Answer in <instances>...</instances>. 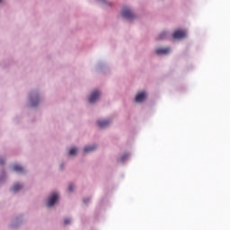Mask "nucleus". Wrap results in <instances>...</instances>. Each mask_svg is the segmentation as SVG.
<instances>
[{
  "mask_svg": "<svg viewBox=\"0 0 230 230\" xmlns=\"http://www.w3.org/2000/svg\"><path fill=\"white\" fill-rule=\"evenodd\" d=\"M13 170L14 172H24V168H22V166H21V165H19V164L13 165Z\"/></svg>",
  "mask_w": 230,
  "mask_h": 230,
  "instance_id": "obj_9",
  "label": "nucleus"
},
{
  "mask_svg": "<svg viewBox=\"0 0 230 230\" xmlns=\"http://www.w3.org/2000/svg\"><path fill=\"white\" fill-rule=\"evenodd\" d=\"M70 223H71V219H69L68 217L65 218L64 220L65 225H69Z\"/></svg>",
  "mask_w": 230,
  "mask_h": 230,
  "instance_id": "obj_14",
  "label": "nucleus"
},
{
  "mask_svg": "<svg viewBox=\"0 0 230 230\" xmlns=\"http://www.w3.org/2000/svg\"><path fill=\"white\" fill-rule=\"evenodd\" d=\"M166 35H167L166 31H163L162 33H160L158 38L159 39H164L166 37Z\"/></svg>",
  "mask_w": 230,
  "mask_h": 230,
  "instance_id": "obj_13",
  "label": "nucleus"
},
{
  "mask_svg": "<svg viewBox=\"0 0 230 230\" xmlns=\"http://www.w3.org/2000/svg\"><path fill=\"white\" fill-rule=\"evenodd\" d=\"M31 102L32 107H37V105H39V97H36L35 101L33 99H31Z\"/></svg>",
  "mask_w": 230,
  "mask_h": 230,
  "instance_id": "obj_11",
  "label": "nucleus"
},
{
  "mask_svg": "<svg viewBox=\"0 0 230 230\" xmlns=\"http://www.w3.org/2000/svg\"><path fill=\"white\" fill-rule=\"evenodd\" d=\"M58 199V195L57 193L51 194V196L49 198L47 206L48 208H51V206H55V202Z\"/></svg>",
  "mask_w": 230,
  "mask_h": 230,
  "instance_id": "obj_2",
  "label": "nucleus"
},
{
  "mask_svg": "<svg viewBox=\"0 0 230 230\" xmlns=\"http://www.w3.org/2000/svg\"><path fill=\"white\" fill-rule=\"evenodd\" d=\"M146 99V93L145 92H142L141 93H138L136 97V102H143Z\"/></svg>",
  "mask_w": 230,
  "mask_h": 230,
  "instance_id": "obj_5",
  "label": "nucleus"
},
{
  "mask_svg": "<svg viewBox=\"0 0 230 230\" xmlns=\"http://www.w3.org/2000/svg\"><path fill=\"white\" fill-rule=\"evenodd\" d=\"M111 122L110 120H99L98 121V126L100 128H107L108 126H110Z\"/></svg>",
  "mask_w": 230,
  "mask_h": 230,
  "instance_id": "obj_6",
  "label": "nucleus"
},
{
  "mask_svg": "<svg viewBox=\"0 0 230 230\" xmlns=\"http://www.w3.org/2000/svg\"><path fill=\"white\" fill-rule=\"evenodd\" d=\"M74 189H75L74 185H69L68 190H70V192H72Z\"/></svg>",
  "mask_w": 230,
  "mask_h": 230,
  "instance_id": "obj_15",
  "label": "nucleus"
},
{
  "mask_svg": "<svg viewBox=\"0 0 230 230\" xmlns=\"http://www.w3.org/2000/svg\"><path fill=\"white\" fill-rule=\"evenodd\" d=\"M122 160H125V156H122Z\"/></svg>",
  "mask_w": 230,
  "mask_h": 230,
  "instance_id": "obj_18",
  "label": "nucleus"
},
{
  "mask_svg": "<svg viewBox=\"0 0 230 230\" xmlns=\"http://www.w3.org/2000/svg\"><path fill=\"white\" fill-rule=\"evenodd\" d=\"M171 48H158L156 53H170Z\"/></svg>",
  "mask_w": 230,
  "mask_h": 230,
  "instance_id": "obj_7",
  "label": "nucleus"
},
{
  "mask_svg": "<svg viewBox=\"0 0 230 230\" xmlns=\"http://www.w3.org/2000/svg\"><path fill=\"white\" fill-rule=\"evenodd\" d=\"M97 149V146H91L88 147H84V153H92L93 151H95Z\"/></svg>",
  "mask_w": 230,
  "mask_h": 230,
  "instance_id": "obj_8",
  "label": "nucleus"
},
{
  "mask_svg": "<svg viewBox=\"0 0 230 230\" xmlns=\"http://www.w3.org/2000/svg\"><path fill=\"white\" fill-rule=\"evenodd\" d=\"M90 199H84V203H87Z\"/></svg>",
  "mask_w": 230,
  "mask_h": 230,
  "instance_id": "obj_17",
  "label": "nucleus"
},
{
  "mask_svg": "<svg viewBox=\"0 0 230 230\" xmlns=\"http://www.w3.org/2000/svg\"><path fill=\"white\" fill-rule=\"evenodd\" d=\"M123 17H126L127 19H134L135 13L130 10L128 7H124L121 12Z\"/></svg>",
  "mask_w": 230,
  "mask_h": 230,
  "instance_id": "obj_1",
  "label": "nucleus"
},
{
  "mask_svg": "<svg viewBox=\"0 0 230 230\" xmlns=\"http://www.w3.org/2000/svg\"><path fill=\"white\" fill-rule=\"evenodd\" d=\"M101 97V92L96 90L95 92H93V93L90 96L89 102L93 103L98 101V99Z\"/></svg>",
  "mask_w": 230,
  "mask_h": 230,
  "instance_id": "obj_4",
  "label": "nucleus"
},
{
  "mask_svg": "<svg viewBox=\"0 0 230 230\" xmlns=\"http://www.w3.org/2000/svg\"><path fill=\"white\" fill-rule=\"evenodd\" d=\"M186 35H187L186 30H175L172 36L174 39H182L186 37Z\"/></svg>",
  "mask_w": 230,
  "mask_h": 230,
  "instance_id": "obj_3",
  "label": "nucleus"
},
{
  "mask_svg": "<svg viewBox=\"0 0 230 230\" xmlns=\"http://www.w3.org/2000/svg\"><path fill=\"white\" fill-rule=\"evenodd\" d=\"M0 164H4V160L0 159Z\"/></svg>",
  "mask_w": 230,
  "mask_h": 230,
  "instance_id": "obj_16",
  "label": "nucleus"
},
{
  "mask_svg": "<svg viewBox=\"0 0 230 230\" xmlns=\"http://www.w3.org/2000/svg\"><path fill=\"white\" fill-rule=\"evenodd\" d=\"M22 185H21L19 183L14 184L13 187V190H14V191H19V190H22Z\"/></svg>",
  "mask_w": 230,
  "mask_h": 230,
  "instance_id": "obj_10",
  "label": "nucleus"
},
{
  "mask_svg": "<svg viewBox=\"0 0 230 230\" xmlns=\"http://www.w3.org/2000/svg\"><path fill=\"white\" fill-rule=\"evenodd\" d=\"M76 153H77V149L75 147H73L72 149H70L69 154L71 155H76Z\"/></svg>",
  "mask_w": 230,
  "mask_h": 230,
  "instance_id": "obj_12",
  "label": "nucleus"
}]
</instances>
